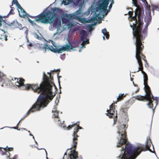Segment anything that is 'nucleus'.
<instances>
[{
  "mask_svg": "<svg viewBox=\"0 0 159 159\" xmlns=\"http://www.w3.org/2000/svg\"><path fill=\"white\" fill-rule=\"evenodd\" d=\"M78 158V154L74 150L71 152V153L67 157L66 153H65L63 159H76Z\"/></svg>",
  "mask_w": 159,
  "mask_h": 159,
  "instance_id": "9",
  "label": "nucleus"
},
{
  "mask_svg": "<svg viewBox=\"0 0 159 159\" xmlns=\"http://www.w3.org/2000/svg\"><path fill=\"white\" fill-rule=\"evenodd\" d=\"M102 34L105 36L107 39H108L109 37V33L107 31L106 28H104L102 30Z\"/></svg>",
  "mask_w": 159,
  "mask_h": 159,
  "instance_id": "15",
  "label": "nucleus"
},
{
  "mask_svg": "<svg viewBox=\"0 0 159 159\" xmlns=\"http://www.w3.org/2000/svg\"><path fill=\"white\" fill-rule=\"evenodd\" d=\"M16 20L15 21V20H13L9 24H6L8 26H12V28H13V27L15 26V24H16Z\"/></svg>",
  "mask_w": 159,
  "mask_h": 159,
  "instance_id": "19",
  "label": "nucleus"
},
{
  "mask_svg": "<svg viewBox=\"0 0 159 159\" xmlns=\"http://www.w3.org/2000/svg\"><path fill=\"white\" fill-rule=\"evenodd\" d=\"M35 142H36V143H37L36 141H35Z\"/></svg>",
  "mask_w": 159,
  "mask_h": 159,
  "instance_id": "59",
  "label": "nucleus"
},
{
  "mask_svg": "<svg viewBox=\"0 0 159 159\" xmlns=\"http://www.w3.org/2000/svg\"><path fill=\"white\" fill-rule=\"evenodd\" d=\"M6 75L2 71H0V82H2L6 77Z\"/></svg>",
  "mask_w": 159,
  "mask_h": 159,
  "instance_id": "17",
  "label": "nucleus"
},
{
  "mask_svg": "<svg viewBox=\"0 0 159 159\" xmlns=\"http://www.w3.org/2000/svg\"><path fill=\"white\" fill-rule=\"evenodd\" d=\"M27 132H28V133H30V131H28Z\"/></svg>",
  "mask_w": 159,
  "mask_h": 159,
  "instance_id": "53",
  "label": "nucleus"
},
{
  "mask_svg": "<svg viewBox=\"0 0 159 159\" xmlns=\"http://www.w3.org/2000/svg\"><path fill=\"white\" fill-rule=\"evenodd\" d=\"M155 107H154V108H155V107H156V106H157V102H155Z\"/></svg>",
  "mask_w": 159,
  "mask_h": 159,
  "instance_id": "45",
  "label": "nucleus"
},
{
  "mask_svg": "<svg viewBox=\"0 0 159 159\" xmlns=\"http://www.w3.org/2000/svg\"><path fill=\"white\" fill-rule=\"evenodd\" d=\"M28 45L30 46V47H32L33 46V44L32 43H30L29 44H28Z\"/></svg>",
  "mask_w": 159,
  "mask_h": 159,
  "instance_id": "39",
  "label": "nucleus"
},
{
  "mask_svg": "<svg viewBox=\"0 0 159 159\" xmlns=\"http://www.w3.org/2000/svg\"><path fill=\"white\" fill-rule=\"evenodd\" d=\"M13 2L15 3L17 2H18L17 0H12Z\"/></svg>",
  "mask_w": 159,
  "mask_h": 159,
  "instance_id": "41",
  "label": "nucleus"
},
{
  "mask_svg": "<svg viewBox=\"0 0 159 159\" xmlns=\"http://www.w3.org/2000/svg\"><path fill=\"white\" fill-rule=\"evenodd\" d=\"M15 24V26L13 27V29L18 28L20 30H21L22 29L27 31V28L25 27L22 28L21 25L18 22L17 20H16V24Z\"/></svg>",
  "mask_w": 159,
  "mask_h": 159,
  "instance_id": "13",
  "label": "nucleus"
},
{
  "mask_svg": "<svg viewBox=\"0 0 159 159\" xmlns=\"http://www.w3.org/2000/svg\"><path fill=\"white\" fill-rule=\"evenodd\" d=\"M137 10V8L135 9V15L133 16V17L132 18V19H133L134 20H135L136 19V15L137 14H136V11Z\"/></svg>",
  "mask_w": 159,
  "mask_h": 159,
  "instance_id": "28",
  "label": "nucleus"
},
{
  "mask_svg": "<svg viewBox=\"0 0 159 159\" xmlns=\"http://www.w3.org/2000/svg\"><path fill=\"white\" fill-rule=\"evenodd\" d=\"M96 25V23L94 24L87 25V26L88 27L89 30L91 29L93 27H94Z\"/></svg>",
  "mask_w": 159,
  "mask_h": 159,
  "instance_id": "23",
  "label": "nucleus"
},
{
  "mask_svg": "<svg viewBox=\"0 0 159 159\" xmlns=\"http://www.w3.org/2000/svg\"><path fill=\"white\" fill-rule=\"evenodd\" d=\"M53 71V70H51V72Z\"/></svg>",
  "mask_w": 159,
  "mask_h": 159,
  "instance_id": "57",
  "label": "nucleus"
},
{
  "mask_svg": "<svg viewBox=\"0 0 159 159\" xmlns=\"http://www.w3.org/2000/svg\"><path fill=\"white\" fill-rule=\"evenodd\" d=\"M98 14H95L94 17L91 18L90 19L91 22H93L94 20H95L98 16Z\"/></svg>",
  "mask_w": 159,
  "mask_h": 159,
  "instance_id": "24",
  "label": "nucleus"
},
{
  "mask_svg": "<svg viewBox=\"0 0 159 159\" xmlns=\"http://www.w3.org/2000/svg\"><path fill=\"white\" fill-rule=\"evenodd\" d=\"M22 129H23L24 130L27 131V130L25 128H22Z\"/></svg>",
  "mask_w": 159,
  "mask_h": 159,
  "instance_id": "52",
  "label": "nucleus"
},
{
  "mask_svg": "<svg viewBox=\"0 0 159 159\" xmlns=\"http://www.w3.org/2000/svg\"><path fill=\"white\" fill-rule=\"evenodd\" d=\"M89 43V39H86L85 40H84L82 42V44H84L85 45L87 43Z\"/></svg>",
  "mask_w": 159,
  "mask_h": 159,
  "instance_id": "26",
  "label": "nucleus"
},
{
  "mask_svg": "<svg viewBox=\"0 0 159 159\" xmlns=\"http://www.w3.org/2000/svg\"><path fill=\"white\" fill-rule=\"evenodd\" d=\"M142 73L143 75V81L144 88H145V92L146 93L144 96H142L140 98H138L137 99L139 101H143V99H146L148 101L147 105L148 107L152 108L153 113H154V109L153 107V104H152V100H154L153 98L152 95L151 94L150 89L149 87L146 84V81L147 80V75L146 73L143 71H142Z\"/></svg>",
  "mask_w": 159,
  "mask_h": 159,
  "instance_id": "6",
  "label": "nucleus"
},
{
  "mask_svg": "<svg viewBox=\"0 0 159 159\" xmlns=\"http://www.w3.org/2000/svg\"><path fill=\"white\" fill-rule=\"evenodd\" d=\"M114 110L115 109L113 107V104H112L109 107V109L107 111V116H109V117H111L115 112Z\"/></svg>",
  "mask_w": 159,
  "mask_h": 159,
  "instance_id": "12",
  "label": "nucleus"
},
{
  "mask_svg": "<svg viewBox=\"0 0 159 159\" xmlns=\"http://www.w3.org/2000/svg\"><path fill=\"white\" fill-rule=\"evenodd\" d=\"M76 129L75 131H74L73 134V140L74 142L73 146L74 147H75L76 146L77 143L76 142H75V140L76 139L77 137H78V136L77 135L76 133L78 132L79 129H82L81 127L79 126L78 125H76Z\"/></svg>",
  "mask_w": 159,
  "mask_h": 159,
  "instance_id": "10",
  "label": "nucleus"
},
{
  "mask_svg": "<svg viewBox=\"0 0 159 159\" xmlns=\"http://www.w3.org/2000/svg\"><path fill=\"white\" fill-rule=\"evenodd\" d=\"M4 150L5 151H11L12 150L13 148L11 147H8L7 146L6 148H3Z\"/></svg>",
  "mask_w": 159,
  "mask_h": 159,
  "instance_id": "20",
  "label": "nucleus"
},
{
  "mask_svg": "<svg viewBox=\"0 0 159 159\" xmlns=\"http://www.w3.org/2000/svg\"><path fill=\"white\" fill-rule=\"evenodd\" d=\"M46 158H47V159H48V157H46Z\"/></svg>",
  "mask_w": 159,
  "mask_h": 159,
  "instance_id": "56",
  "label": "nucleus"
},
{
  "mask_svg": "<svg viewBox=\"0 0 159 159\" xmlns=\"http://www.w3.org/2000/svg\"><path fill=\"white\" fill-rule=\"evenodd\" d=\"M81 49H82V48H81L80 49H79V52H82V50H81Z\"/></svg>",
  "mask_w": 159,
  "mask_h": 159,
  "instance_id": "44",
  "label": "nucleus"
},
{
  "mask_svg": "<svg viewBox=\"0 0 159 159\" xmlns=\"http://www.w3.org/2000/svg\"><path fill=\"white\" fill-rule=\"evenodd\" d=\"M11 128H12L13 129H17V128H16V127H11Z\"/></svg>",
  "mask_w": 159,
  "mask_h": 159,
  "instance_id": "46",
  "label": "nucleus"
},
{
  "mask_svg": "<svg viewBox=\"0 0 159 159\" xmlns=\"http://www.w3.org/2000/svg\"><path fill=\"white\" fill-rule=\"evenodd\" d=\"M11 11L9 12V14H13L14 13V12L13 11V8L11 7Z\"/></svg>",
  "mask_w": 159,
  "mask_h": 159,
  "instance_id": "34",
  "label": "nucleus"
},
{
  "mask_svg": "<svg viewBox=\"0 0 159 159\" xmlns=\"http://www.w3.org/2000/svg\"><path fill=\"white\" fill-rule=\"evenodd\" d=\"M80 20H81L82 22L83 23H89L92 22L90 19L89 20H87L85 19H82L81 18V19H80Z\"/></svg>",
  "mask_w": 159,
  "mask_h": 159,
  "instance_id": "18",
  "label": "nucleus"
},
{
  "mask_svg": "<svg viewBox=\"0 0 159 159\" xmlns=\"http://www.w3.org/2000/svg\"><path fill=\"white\" fill-rule=\"evenodd\" d=\"M33 36L36 38L38 39H41V37H40L39 35L36 34V33H33Z\"/></svg>",
  "mask_w": 159,
  "mask_h": 159,
  "instance_id": "22",
  "label": "nucleus"
},
{
  "mask_svg": "<svg viewBox=\"0 0 159 159\" xmlns=\"http://www.w3.org/2000/svg\"><path fill=\"white\" fill-rule=\"evenodd\" d=\"M6 127L10 128V127H4V128H6ZM4 128V127H3V128H1V129H3Z\"/></svg>",
  "mask_w": 159,
  "mask_h": 159,
  "instance_id": "47",
  "label": "nucleus"
},
{
  "mask_svg": "<svg viewBox=\"0 0 159 159\" xmlns=\"http://www.w3.org/2000/svg\"><path fill=\"white\" fill-rule=\"evenodd\" d=\"M72 1V0H67V4L66 5H68L70 4V3Z\"/></svg>",
  "mask_w": 159,
  "mask_h": 159,
  "instance_id": "37",
  "label": "nucleus"
},
{
  "mask_svg": "<svg viewBox=\"0 0 159 159\" xmlns=\"http://www.w3.org/2000/svg\"><path fill=\"white\" fill-rule=\"evenodd\" d=\"M3 37H4V39L5 40H7V35H6L5 34H4V35H3L2 36V37L1 38H0V39H2L3 38Z\"/></svg>",
  "mask_w": 159,
  "mask_h": 159,
  "instance_id": "31",
  "label": "nucleus"
},
{
  "mask_svg": "<svg viewBox=\"0 0 159 159\" xmlns=\"http://www.w3.org/2000/svg\"><path fill=\"white\" fill-rule=\"evenodd\" d=\"M82 11V8L80 7L75 13L70 14H67L65 13L63 14V17H65L66 18L68 19L74 18L80 20L81 19V18L79 17V16L81 15Z\"/></svg>",
  "mask_w": 159,
  "mask_h": 159,
  "instance_id": "7",
  "label": "nucleus"
},
{
  "mask_svg": "<svg viewBox=\"0 0 159 159\" xmlns=\"http://www.w3.org/2000/svg\"><path fill=\"white\" fill-rule=\"evenodd\" d=\"M40 34V36H42V35H41V34Z\"/></svg>",
  "mask_w": 159,
  "mask_h": 159,
  "instance_id": "55",
  "label": "nucleus"
},
{
  "mask_svg": "<svg viewBox=\"0 0 159 159\" xmlns=\"http://www.w3.org/2000/svg\"><path fill=\"white\" fill-rule=\"evenodd\" d=\"M109 11V10H107L106 11V12L105 13H104L102 15V18L104 17L105 16H106L107 14V13Z\"/></svg>",
  "mask_w": 159,
  "mask_h": 159,
  "instance_id": "33",
  "label": "nucleus"
},
{
  "mask_svg": "<svg viewBox=\"0 0 159 159\" xmlns=\"http://www.w3.org/2000/svg\"><path fill=\"white\" fill-rule=\"evenodd\" d=\"M134 27L132 28L133 34L136 39V54L135 57L139 65L138 70L137 72L143 69V67L142 62L141 61L139 55L140 51L142 50L143 46L140 41L141 34L140 30L141 24L140 23H138L137 21L133 23Z\"/></svg>",
  "mask_w": 159,
  "mask_h": 159,
  "instance_id": "3",
  "label": "nucleus"
},
{
  "mask_svg": "<svg viewBox=\"0 0 159 159\" xmlns=\"http://www.w3.org/2000/svg\"><path fill=\"white\" fill-rule=\"evenodd\" d=\"M151 21V18L150 17H146L145 18V21L146 22L145 25V28L147 29Z\"/></svg>",
  "mask_w": 159,
  "mask_h": 159,
  "instance_id": "16",
  "label": "nucleus"
},
{
  "mask_svg": "<svg viewBox=\"0 0 159 159\" xmlns=\"http://www.w3.org/2000/svg\"><path fill=\"white\" fill-rule=\"evenodd\" d=\"M7 158H9L10 159H11V158L10 157V156H7Z\"/></svg>",
  "mask_w": 159,
  "mask_h": 159,
  "instance_id": "51",
  "label": "nucleus"
},
{
  "mask_svg": "<svg viewBox=\"0 0 159 159\" xmlns=\"http://www.w3.org/2000/svg\"><path fill=\"white\" fill-rule=\"evenodd\" d=\"M109 4V0H102L101 3L99 4V9L100 11L106 10Z\"/></svg>",
  "mask_w": 159,
  "mask_h": 159,
  "instance_id": "8",
  "label": "nucleus"
},
{
  "mask_svg": "<svg viewBox=\"0 0 159 159\" xmlns=\"http://www.w3.org/2000/svg\"><path fill=\"white\" fill-rule=\"evenodd\" d=\"M44 150L45 151V152H46V156H47V152H46V150L45 149H44Z\"/></svg>",
  "mask_w": 159,
  "mask_h": 159,
  "instance_id": "50",
  "label": "nucleus"
},
{
  "mask_svg": "<svg viewBox=\"0 0 159 159\" xmlns=\"http://www.w3.org/2000/svg\"><path fill=\"white\" fill-rule=\"evenodd\" d=\"M116 117H117V115H116Z\"/></svg>",
  "mask_w": 159,
  "mask_h": 159,
  "instance_id": "54",
  "label": "nucleus"
},
{
  "mask_svg": "<svg viewBox=\"0 0 159 159\" xmlns=\"http://www.w3.org/2000/svg\"><path fill=\"white\" fill-rule=\"evenodd\" d=\"M2 16H0V27L2 26Z\"/></svg>",
  "mask_w": 159,
  "mask_h": 159,
  "instance_id": "35",
  "label": "nucleus"
},
{
  "mask_svg": "<svg viewBox=\"0 0 159 159\" xmlns=\"http://www.w3.org/2000/svg\"><path fill=\"white\" fill-rule=\"evenodd\" d=\"M114 1L113 0H112L111 2V3H110L109 6V10H110L111 9V8L112 7V5H114Z\"/></svg>",
  "mask_w": 159,
  "mask_h": 159,
  "instance_id": "25",
  "label": "nucleus"
},
{
  "mask_svg": "<svg viewBox=\"0 0 159 159\" xmlns=\"http://www.w3.org/2000/svg\"><path fill=\"white\" fill-rule=\"evenodd\" d=\"M57 8L55 7L51 9L46 13H43L38 18L34 20L37 22L39 21L42 23L51 24L53 22L56 16Z\"/></svg>",
  "mask_w": 159,
  "mask_h": 159,
  "instance_id": "5",
  "label": "nucleus"
},
{
  "mask_svg": "<svg viewBox=\"0 0 159 159\" xmlns=\"http://www.w3.org/2000/svg\"><path fill=\"white\" fill-rule=\"evenodd\" d=\"M75 125V124L74 123L70 125H69L68 127L67 128V130H69L72 127L74 126V125Z\"/></svg>",
  "mask_w": 159,
  "mask_h": 159,
  "instance_id": "27",
  "label": "nucleus"
},
{
  "mask_svg": "<svg viewBox=\"0 0 159 159\" xmlns=\"http://www.w3.org/2000/svg\"><path fill=\"white\" fill-rule=\"evenodd\" d=\"M104 36H105L102 37V38H103V40H105V38Z\"/></svg>",
  "mask_w": 159,
  "mask_h": 159,
  "instance_id": "48",
  "label": "nucleus"
},
{
  "mask_svg": "<svg viewBox=\"0 0 159 159\" xmlns=\"http://www.w3.org/2000/svg\"><path fill=\"white\" fill-rule=\"evenodd\" d=\"M28 20L29 22H30L32 25H33L34 24H35L34 23V20H32L29 18L28 19Z\"/></svg>",
  "mask_w": 159,
  "mask_h": 159,
  "instance_id": "29",
  "label": "nucleus"
},
{
  "mask_svg": "<svg viewBox=\"0 0 159 159\" xmlns=\"http://www.w3.org/2000/svg\"><path fill=\"white\" fill-rule=\"evenodd\" d=\"M20 120L19 121V122L17 124V126H18V125H19V123H20Z\"/></svg>",
  "mask_w": 159,
  "mask_h": 159,
  "instance_id": "49",
  "label": "nucleus"
},
{
  "mask_svg": "<svg viewBox=\"0 0 159 159\" xmlns=\"http://www.w3.org/2000/svg\"><path fill=\"white\" fill-rule=\"evenodd\" d=\"M53 44L54 47L48 43L44 44V47L42 48L43 52L45 53L47 49H48L54 53H61L62 52L66 51L70 52V49H72L73 51L75 50L69 44H66L62 46L56 45L55 43H53Z\"/></svg>",
  "mask_w": 159,
  "mask_h": 159,
  "instance_id": "4",
  "label": "nucleus"
},
{
  "mask_svg": "<svg viewBox=\"0 0 159 159\" xmlns=\"http://www.w3.org/2000/svg\"><path fill=\"white\" fill-rule=\"evenodd\" d=\"M130 26L131 27H132L131 25H130Z\"/></svg>",
  "mask_w": 159,
  "mask_h": 159,
  "instance_id": "58",
  "label": "nucleus"
},
{
  "mask_svg": "<svg viewBox=\"0 0 159 159\" xmlns=\"http://www.w3.org/2000/svg\"><path fill=\"white\" fill-rule=\"evenodd\" d=\"M81 44L82 45V46L81 47V48H85V45L84 44H82V43H81Z\"/></svg>",
  "mask_w": 159,
  "mask_h": 159,
  "instance_id": "38",
  "label": "nucleus"
},
{
  "mask_svg": "<svg viewBox=\"0 0 159 159\" xmlns=\"http://www.w3.org/2000/svg\"><path fill=\"white\" fill-rule=\"evenodd\" d=\"M132 3L133 6H135V7H137V6L136 5V0H132Z\"/></svg>",
  "mask_w": 159,
  "mask_h": 159,
  "instance_id": "30",
  "label": "nucleus"
},
{
  "mask_svg": "<svg viewBox=\"0 0 159 159\" xmlns=\"http://www.w3.org/2000/svg\"><path fill=\"white\" fill-rule=\"evenodd\" d=\"M52 112L53 114L52 115L55 117H58V111L57 110L56 108L54 107L52 110Z\"/></svg>",
  "mask_w": 159,
  "mask_h": 159,
  "instance_id": "14",
  "label": "nucleus"
},
{
  "mask_svg": "<svg viewBox=\"0 0 159 159\" xmlns=\"http://www.w3.org/2000/svg\"><path fill=\"white\" fill-rule=\"evenodd\" d=\"M125 125H122L118 127V134L120 136L118 138V139L117 143V147H120L124 144H125V148H121L120 153L118 159H134L142 151L148 150L150 152H152L150 149L151 142L149 137L147 138L145 145V148L141 146L136 148L134 151L132 150V145L128 143L125 134Z\"/></svg>",
  "mask_w": 159,
  "mask_h": 159,
  "instance_id": "2",
  "label": "nucleus"
},
{
  "mask_svg": "<svg viewBox=\"0 0 159 159\" xmlns=\"http://www.w3.org/2000/svg\"><path fill=\"white\" fill-rule=\"evenodd\" d=\"M123 95L124 93H119L118 96L117 98V99L118 100V101L119 100L121 99H122V98L123 97L125 96Z\"/></svg>",
  "mask_w": 159,
  "mask_h": 159,
  "instance_id": "21",
  "label": "nucleus"
},
{
  "mask_svg": "<svg viewBox=\"0 0 159 159\" xmlns=\"http://www.w3.org/2000/svg\"><path fill=\"white\" fill-rule=\"evenodd\" d=\"M47 73L49 75V78L47 77L44 72H43V81L39 86L36 84H24V79L21 78H15L14 80L12 79L16 86L21 89H29L31 88L34 91L38 93L41 92L37 101L33 105L32 107L27 112L28 115L34 111H39L40 108L45 107L48 104V99L51 100L55 94L53 93V89L55 91L56 87L50 80L52 79L50 75V72Z\"/></svg>",
  "mask_w": 159,
  "mask_h": 159,
  "instance_id": "1",
  "label": "nucleus"
},
{
  "mask_svg": "<svg viewBox=\"0 0 159 159\" xmlns=\"http://www.w3.org/2000/svg\"><path fill=\"white\" fill-rule=\"evenodd\" d=\"M16 6L20 10V11L19 12V16L20 17L24 18L26 15V13L25 11L21 7L18 2L15 3Z\"/></svg>",
  "mask_w": 159,
  "mask_h": 159,
  "instance_id": "11",
  "label": "nucleus"
},
{
  "mask_svg": "<svg viewBox=\"0 0 159 159\" xmlns=\"http://www.w3.org/2000/svg\"><path fill=\"white\" fill-rule=\"evenodd\" d=\"M29 135L30 136H32L33 137V138L34 139V137L33 136V135L31 134L30 133L29 134Z\"/></svg>",
  "mask_w": 159,
  "mask_h": 159,
  "instance_id": "42",
  "label": "nucleus"
},
{
  "mask_svg": "<svg viewBox=\"0 0 159 159\" xmlns=\"http://www.w3.org/2000/svg\"><path fill=\"white\" fill-rule=\"evenodd\" d=\"M141 0L145 4L146 3H147V2H146V0Z\"/></svg>",
  "mask_w": 159,
  "mask_h": 159,
  "instance_id": "40",
  "label": "nucleus"
},
{
  "mask_svg": "<svg viewBox=\"0 0 159 159\" xmlns=\"http://www.w3.org/2000/svg\"><path fill=\"white\" fill-rule=\"evenodd\" d=\"M81 32H82V33H84L85 32V31L84 30H82Z\"/></svg>",
  "mask_w": 159,
  "mask_h": 159,
  "instance_id": "43",
  "label": "nucleus"
},
{
  "mask_svg": "<svg viewBox=\"0 0 159 159\" xmlns=\"http://www.w3.org/2000/svg\"><path fill=\"white\" fill-rule=\"evenodd\" d=\"M72 26H73L72 25H70V24L67 25V26L68 29H69V28H70Z\"/></svg>",
  "mask_w": 159,
  "mask_h": 159,
  "instance_id": "36",
  "label": "nucleus"
},
{
  "mask_svg": "<svg viewBox=\"0 0 159 159\" xmlns=\"http://www.w3.org/2000/svg\"><path fill=\"white\" fill-rule=\"evenodd\" d=\"M59 30V29L58 28H57V32L54 34L53 37H55V39H56L57 38V37H55V36L57 35V34H59L58 33V30Z\"/></svg>",
  "mask_w": 159,
  "mask_h": 159,
  "instance_id": "32",
  "label": "nucleus"
}]
</instances>
